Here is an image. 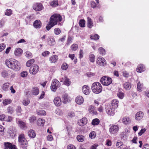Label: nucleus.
Wrapping results in <instances>:
<instances>
[{
	"mask_svg": "<svg viewBox=\"0 0 149 149\" xmlns=\"http://www.w3.org/2000/svg\"><path fill=\"white\" fill-rule=\"evenodd\" d=\"M36 117L34 116H32L30 118L29 120L31 123H33L36 120Z\"/></svg>",
	"mask_w": 149,
	"mask_h": 149,
	"instance_id": "60",
	"label": "nucleus"
},
{
	"mask_svg": "<svg viewBox=\"0 0 149 149\" xmlns=\"http://www.w3.org/2000/svg\"><path fill=\"white\" fill-rule=\"evenodd\" d=\"M67 149H76V148L72 145H69L68 146Z\"/></svg>",
	"mask_w": 149,
	"mask_h": 149,
	"instance_id": "64",
	"label": "nucleus"
},
{
	"mask_svg": "<svg viewBox=\"0 0 149 149\" xmlns=\"http://www.w3.org/2000/svg\"><path fill=\"white\" fill-rule=\"evenodd\" d=\"M43 6L42 4L40 3H36L33 6V8L36 11H40L42 10Z\"/></svg>",
	"mask_w": 149,
	"mask_h": 149,
	"instance_id": "12",
	"label": "nucleus"
},
{
	"mask_svg": "<svg viewBox=\"0 0 149 149\" xmlns=\"http://www.w3.org/2000/svg\"><path fill=\"white\" fill-rule=\"evenodd\" d=\"M50 5L53 7H54L57 6L58 5L57 0H54L50 3Z\"/></svg>",
	"mask_w": 149,
	"mask_h": 149,
	"instance_id": "33",
	"label": "nucleus"
},
{
	"mask_svg": "<svg viewBox=\"0 0 149 149\" xmlns=\"http://www.w3.org/2000/svg\"><path fill=\"white\" fill-rule=\"evenodd\" d=\"M137 87V90L139 91H141V89L142 88V86L141 84H140L139 82V83H138Z\"/></svg>",
	"mask_w": 149,
	"mask_h": 149,
	"instance_id": "62",
	"label": "nucleus"
},
{
	"mask_svg": "<svg viewBox=\"0 0 149 149\" xmlns=\"http://www.w3.org/2000/svg\"><path fill=\"white\" fill-rule=\"evenodd\" d=\"M122 122L125 124H129L131 122L130 119L129 117H124L123 119Z\"/></svg>",
	"mask_w": 149,
	"mask_h": 149,
	"instance_id": "30",
	"label": "nucleus"
},
{
	"mask_svg": "<svg viewBox=\"0 0 149 149\" xmlns=\"http://www.w3.org/2000/svg\"><path fill=\"white\" fill-rule=\"evenodd\" d=\"M117 96L120 99H122L123 98L124 95V94L123 93L119 92L118 93Z\"/></svg>",
	"mask_w": 149,
	"mask_h": 149,
	"instance_id": "49",
	"label": "nucleus"
},
{
	"mask_svg": "<svg viewBox=\"0 0 149 149\" xmlns=\"http://www.w3.org/2000/svg\"><path fill=\"white\" fill-rule=\"evenodd\" d=\"M6 45L3 43L0 44V52L2 51L6 48Z\"/></svg>",
	"mask_w": 149,
	"mask_h": 149,
	"instance_id": "53",
	"label": "nucleus"
},
{
	"mask_svg": "<svg viewBox=\"0 0 149 149\" xmlns=\"http://www.w3.org/2000/svg\"><path fill=\"white\" fill-rule=\"evenodd\" d=\"M34 60L33 59L29 60L26 63V66L29 67L30 66L34 63Z\"/></svg>",
	"mask_w": 149,
	"mask_h": 149,
	"instance_id": "38",
	"label": "nucleus"
},
{
	"mask_svg": "<svg viewBox=\"0 0 149 149\" xmlns=\"http://www.w3.org/2000/svg\"><path fill=\"white\" fill-rule=\"evenodd\" d=\"M28 72L26 71H23L21 73V76L22 77H25L27 76Z\"/></svg>",
	"mask_w": 149,
	"mask_h": 149,
	"instance_id": "52",
	"label": "nucleus"
},
{
	"mask_svg": "<svg viewBox=\"0 0 149 149\" xmlns=\"http://www.w3.org/2000/svg\"><path fill=\"white\" fill-rule=\"evenodd\" d=\"M16 122L18 126L22 129H24L26 127L25 123L22 120H19V119H16Z\"/></svg>",
	"mask_w": 149,
	"mask_h": 149,
	"instance_id": "11",
	"label": "nucleus"
},
{
	"mask_svg": "<svg viewBox=\"0 0 149 149\" xmlns=\"http://www.w3.org/2000/svg\"><path fill=\"white\" fill-rule=\"evenodd\" d=\"M54 32L55 35H58L60 33L61 31L59 28H57L54 29Z\"/></svg>",
	"mask_w": 149,
	"mask_h": 149,
	"instance_id": "46",
	"label": "nucleus"
},
{
	"mask_svg": "<svg viewBox=\"0 0 149 149\" xmlns=\"http://www.w3.org/2000/svg\"><path fill=\"white\" fill-rule=\"evenodd\" d=\"M91 89L93 92L95 93H99L102 91V87L101 84L98 82H95L92 85Z\"/></svg>",
	"mask_w": 149,
	"mask_h": 149,
	"instance_id": "3",
	"label": "nucleus"
},
{
	"mask_svg": "<svg viewBox=\"0 0 149 149\" xmlns=\"http://www.w3.org/2000/svg\"><path fill=\"white\" fill-rule=\"evenodd\" d=\"M77 139L79 142H82L84 141V138L82 135L79 134L77 136Z\"/></svg>",
	"mask_w": 149,
	"mask_h": 149,
	"instance_id": "36",
	"label": "nucleus"
},
{
	"mask_svg": "<svg viewBox=\"0 0 149 149\" xmlns=\"http://www.w3.org/2000/svg\"><path fill=\"white\" fill-rule=\"evenodd\" d=\"M4 145L5 149H16L15 145H12L9 142L4 143Z\"/></svg>",
	"mask_w": 149,
	"mask_h": 149,
	"instance_id": "14",
	"label": "nucleus"
},
{
	"mask_svg": "<svg viewBox=\"0 0 149 149\" xmlns=\"http://www.w3.org/2000/svg\"><path fill=\"white\" fill-rule=\"evenodd\" d=\"M87 26L91 28L92 27V26H93V23L91 19L89 17H88L87 18Z\"/></svg>",
	"mask_w": 149,
	"mask_h": 149,
	"instance_id": "29",
	"label": "nucleus"
},
{
	"mask_svg": "<svg viewBox=\"0 0 149 149\" xmlns=\"http://www.w3.org/2000/svg\"><path fill=\"white\" fill-rule=\"evenodd\" d=\"M115 109L110 107L109 108L107 109L106 110V112L110 116H113L115 114Z\"/></svg>",
	"mask_w": 149,
	"mask_h": 149,
	"instance_id": "18",
	"label": "nucleus"
},
{
	"mask_svg": "<svg viewBox=\"0 0 149 149\" xmlns=\"http://www.w3.org/2000/svg\"><path fill=\"white\" fill-rule=\"evenodd\" d=\"M32 54L29 51H27L26 52L25 56L27 58H30L31 57Z\"/></svg>",
	"mask_w": 149,
	"mask_h": 149,
	"instance_id": "57",
	"label": "nucleus"
},
{
	"mask_svg": "<svg viewBox=\"0 0 149 149\" xmlns=\"http://www.w3.org/2000/svg\"><path fill=\"white\" fill-rule=\"evenodd\" d=\"M33 25L36 28H40L41 26V22L40 20H36L34 22Z\"/></svg>",
	"mask_w": 149,
	"mask_h": 149,
	"instance_id": "25",
	"label": "nucleus"
},
{
	"mask_svg": "<svg viewBox=\"0 0 149 149\" xmlns=\"http://www.w3.org/2000/svg\"><path fill=\"white\" fill-rule=\"evenodd\" d=\"M60 83L57 80L54 79L52 81L51 89L53 91H55L60 86Z\"/></svg>",
	"mask_w": 149,
	"mask_h": 149,
	"instance_id": "6",
	"label": "nucleus"
},
{
	"mask_svg": "<svg viewBox=\"0 0 149 149\" xmlns=\"http://www.w3.org/2000/svg\"><path fill=\"white\" fill-rule=\"evenodd\" d=\"M89 112L93 115H96L97 114V112L95 109V107L92 105L90 106L88 108Z\"/></svg>",
	"mask_w": 149,
	"mask_h": 149,
	"instance_id": "17",
	"label": "nucleus"
},
{
	"mask_svg": "<svg viewBox=\"0 0 149 149\" xmlns=\"http://www.w3.org/2000/svg\"><path fill=\"white\" fill-rule=\"evenodd\" d=\"M6 118H5V121L11 122L12 120V117L9 116H6Z\"/></svg>",
	"mask_w": 149,
	"mask_h": 149,
	"instance_id": "56",
	"label": "nucleus"
},
{
	"mask_svg": "<svg viewBox=\"0 0 149 149\" xmlns=\"http://www.w3.org/2000/svg\"><path fill=\"white\" fill-rule=\"evenodd\" d=\"M62 99L63 102L64 103L69 102L70 101V99L69 98L68 95L66 93H65L62 95Z\"/></svg>",
	"mask_w": 149,
	"mask_h": 149,
	"instance_id": "22",
	"label": "nucleus"
},
{
	"mask_svg": "<svg viewBox=\"0 0 149 149\" xmlns=\"http://www.w3.org/2000/svg\"><path fill=\"white\" fill-rule=\"evenodd\" d=\"M146 129L145 128L142 129L141 130L140 132L138 133V135L139 136H141L146 131Z\"/></svg>",
	"mask_w": 149,
	"mask_h": 149,
	"instance_id": "55",
	"label": "nucleus"
},
{
	"mask_svg": "<svg viewBox=\"0 0 149 149\" xmlns=\"http://www.w3.org/2000/svg\"><path fill=\"white\" fill-rule=\"evenodd\" d=\"M78 46L76 44H73L71 46V49L73 51L76 50L78 48Z\"/></svg>",
	"mask_w": 149,
	"mask_h": 149,
	"instance_id": "48",
	"label": "nucleus"
},
{
	"mask_svg": "<svg viewBox=\"0 0 149 149\" xmlns=\"http://www.w3.org/2000/svg\"><path fill=\"white\" fill-rule=\"evenodd\" d=\"M12 11L10 9H7L5 12V15L8 16L12 14Z\"/></svg>",
	"mask_w": 149,
	"mask_h": 149,
	"instance_id": "58",
	"label": "nucleus"
},
{
	"mask_svg": "<svg viewBox=\"0 0 149 149\" xmlns=\"http://www.w3.org/2000/svg\"><path fill=\"white\" fill-rule=\"evenodd\" d=\"M39 69V67L37 65H34L30 69L29 71L31 74H35L38 72Z\"/></svg>",
	"mask_w": 149,
	"mask_h": 149,
	"instance_id": "7",
	"label": "nucleus"
},
{
	"mask_svg": "<svg viewBox=\"0 0 149 149\" xmlns=\"http://www.w3.org/2000/svg\"><path fill=\"white\" fill-rule=\"evenodd\" d=\"M45 122L44 119L39 118L37 121V124L39 126H43Z\"/></svg>",
	"mask_w": 149,
	"mask_h": 149,
	"instance_id": "35",
	"label": "nucleus"
},
{
	"mask_svg": "<svg viewBox=\"0 0 149 149\" xmlns=\"http://www.w3.org/2000/svg\"><path fill=\"white\" fill-rule=\"evenodd\" d=\"M144 114L143 112L139 111L135 115V118L137 120H139L142 119L143 116Z\"/></svg>",
	"mask_w": 149,
	"mask_h": 149,
	"instance_id": "15",
	"label": "nucleus"
},
{
	"mask_svg": "<svg viewBox=\"0 0 149 149\" xmlns=\"http://www.w3.org/2000/svg\"><path fill=\"white\" fill-rule=\"evenodd\" d=\"M112 79L111 78L104 76L101 79L100 82L104 85L108 86L112 83Z\"/></svg>",
	"mask_w": 149,
	"mask_h": 149,
	"instance_id": "4",
	"label": "nucleus"
},
{
	"mask_svg": "<svg viewBox=\"0 0 149 149\" xmlns=\"http://www.w3.org/2000/svg\"><path fill=\"white\" fill-rule=\"evenodd\" d=\"M124 87L127 90H129L131 88L130 84L129 82H126L124 85Z\"/></svg>",
	"mask_w": 149,
	"mask_h": 149,
	"instance_id": "40",
	"label": "nucleus"
},
{
	"mask_svg": "<svg viewBox=\"0 0 149 149\" xmlns=\"http://www.w3.org/2000/svg\"><path fill=\"white\" fill-rule=\"evenodd\" d=\"M119 130L118 126L116 125H113L111 126L109 129L110 132L113 134H116Z\"/></svg>",
	"mask_w": 149,
	"mask_h": 149,
	"instance_id": "8",
	"label": "nucleus"
},
{
	"mask_svg": "<svg viewBox=\"0 0 149 149\" xmlns=\"http://www.w3.org/2000/svg\"><path fill=\"white\" fill-rule=\"evenodd\" d=\"M47 139L48 141H51L53 139L52 136L51 135H48L47 136Z\"/></svg>",
	"mask_w": 149,
	"mask_h": 149,
	"instance_id": "63",
	"label": "nucleus"
},
{
	"mask_svg": "<svg viewBox=\"0 0 149 149\" xmlns=\"http://www.w3.org/2000/svg\"><path fill=\"white\" fill-rule=\"evenodd\" d=\"M99 53L102 55H104L105 54V51L102 47H101L99 49Z\"/></svg>",
	"mask_w": 149,
	"mask_h": 149,
	"instance_id": "45",
	"label": "nucleus"
},
{
	"mask_svg": "<svg viewBox=\"0 0 149 149\" xmlns=\"http://www.w3.org/2000/svg\"><path fill=\"white\" fill-rule=\"evenodd\" d=\"M54 104L57 106H60L62 104V101L59 97H56L54 99Z\"/></svg>",
	"mask_w": 149,
	"mask_h": 149,
	"instance_id": "16",
	"label": "nucleus"
},
{
	"mask_svg": "<svg viewBox=\"0 0 149 149\" xmlns=\"http://www.w3.org/2000/svg\"><path fill=\"white\" fill-rule=\"evenodd\" d=\"M58 59V56L56 55H53L50 57L49 61L51 63L56 62Z\"/></svg>",
	"mask_w": 149,
	"mask_h": 149,
	"instance_id": "27",
	"label": "nucleus"
},
{
	"mask_svg": "<svg viewBox=\"0 0 149 149\" xmlns=\"http://www.w3.org/2000/svg\"><path fill=\"white\" fill-rule=\"evenodd\" d=\"M118 101L116 99L112 100L111 102V105L110 107L115 109H116L118 105Z\"/></svg>",
	"mask_w": 149,
	"mask_h": 149,
	"instance_id": "23",
	"label": "nucleus"
},
{
	"mask_svg": "<svg viewBox=\"0 0 149 149\" xmlns=\"http://www.w3.org/2000/svg\"><path fill=\"white\" fill-rule=\"evenodd\" d=\"M48 44L50 46H53L55 44L56 42L54 38L49 36L47 39Z\"/></svg>",
	"mask_w": 149,
	"mask_h": 149,
	"instance_id": "19",
	"label": "nucleus"
},
{
	"mask_svg": "<svg viewBox=\"0 0 149 149\" xmlns=\"http://www.w3.org/2000/svg\"><path fill=\"white\" fill-rule=\"evenodd\" d=\"M18 141L19 144L25 148H26L27 146V142L26 140L24 138V136L23 134H21L18 137Z\"/></svg>",
	"mask_w": 149,
	"mask_h": 149,
	"instance_id": "5",
	"label": "nucleus"
},
{
	"mask_svg": "<svg viewBox=\"0 0 149 149\" xmlns=\"http://www.w3.org/2000/svg\"><path fill=\"white\" fill-rule=\"evenodd\" d=\"M83 93L86 95H88L90 92V88L87 85L84 86L82 88Z\"/></svg>",
	"mask_w": 149,
	"mask_h": 149,
	"instance_id": "10",
	"label": "nucleus"
},
{
	"mask_svg": "<svg viewBox=\"0 0 149 149\" xmlns=\"http://www.w3.org/2000/svg\"><path fill=\"white\" fill-rule=\"evenodd\" d=\"M11 102L12 101L11 100L7 99L3 100V103L4 106H6L10 104Z\"/></svg>",
	"mask_w": 149,
	"mask_h": 149,
	"instance_id": "39",
	"label": "nucleus"
},
{
	"mask_svg": "<svg viewBox=\"0 0 149 149\" xmlns=\"http://www.w3.org/2000/svg\"><path fill=\"white\" fill-rule=\"evenodd\" d=\"M96 62L99 65L102 66L104 65L106 63L105 59L102 57H98L97 59Z\"/></svg>",
	"mask_w": 149,
	"mask_h": 149,
	"instance_id": "9",
	"label": "nucleus"
},
{
	"mask_svg": "<svg viewBox=\"0 0 149 149\" xmlns=\"http://www.w3.org/2000/svg\"><path fill=\"white\" fill-rule=\"evenodd\" d=\"M145 70V68L143 65L141 64L138 65L136 68L137 72L141 73Z\"/></svg>",
	"mask_w": 149,
	"mask_h": 149,
	"instance_id": "26",
	"label": "nucleus"
},
{
	"mask_svg": "<svg viewBox=\"0 0 149 149\" xmlns=\"http://www.w3.org/2000/svg\"><path fill=\"white\" fill-rule=\"evenodd\" d=\"M100 123V120L98 118L93 119L92 122V124L93 125H98Z\"/></svg>",
	"mask_w": 149,
	"mask_h": 149,
	"instance_id": "37",
	"label": "nucleus"
},
{
	"mask_svg": "<svg viewBox=\"0 0 149 149\" xmlns=\"http://www.w3.org/2000/svg\"><path fill=\"white\" fill-rule=\"evenodd\" d=\"M87 123V118H83L78 122V124L80 126H83L86 125Z\"/></svg>",
	"mask_w": 149,
	"mask_h": 149,
	"instance_id": "20",
	"label": "nucleus"
},
{
	"mask_svg": "<svg viewBox=\"0 0 149 149\" xmlns=\"http://www.w3.org/2000/svg\"><path fill=\"white\" fill-rule=\"evenodd\" d=\"M96 136V133L94 131L91 132L89 134V137L91 139L94 138Z\"/></svg>",
	"mask_w": 149,
	"mask_h": 149,
	"instance_id": "51",
	"label": "nucleus"
},
{
	"mask_svg": "<svg viewBox=\"0 0 149 149\" xmlns=\"http://www.w3.org/2000/svg\"><path fill=\"white\" fill-rule=\"evenodd\" d=\"M62 19V17L60 15L56 13L53 14L50 17L49 21L46 26L47 30H49L52 27L57 24L62 25V24L61 22Z\"/></svg>",
	"mask_w": 149,
	"mask_h": 149,
	"instance_id": "1",
	"label": "nucleus"
},
{
	"mask_svg": "<svg viewBox=\"0 0 149 149\" xmlns=\"http://www.w3.org/2000/svg\"><path fill=\"white\" fill-rule=\"evenodd\" d=\"M5 64L9 68L13 70H18L20 68L19 62L14 59L6 60Z\"/></svg>",
	"mask_w": 149,
	"mask_h": 149,
	"instance_id": "2",
	"label": "nucleus"
},
{
	"mask_svg": "<svg viewBox=\"0 0 149 149\" xmlns=\"http://www.w3.org/2000/svg\"><path fill=\"white\" fill-rule=\"evenodd\" d=\"M68 65L66 63H63L61 66V69L63 70H65L68 68Z\"/></svg>",
	"mask_w": 149,
	"mask_h": 149,
	"instance_id": "47",
	"label": "nucleus"
},
{
	"mask_svg": "<svg viewBox=\"0 0 149 149\" xmlns=\"http://www.w3.org/2000/svg\"><path fill=\"white\" fill-rule=\"evenodd\" d=\"M6 117L5 115L4 114L1 115H0V120L2 121H5V118Z\"/></svg>",
	"mask_w": 149,
	"mask_h": 149,
	"instance_id": "59",
	"label": "nucleus"
},
{
	"mask_svg": "<svg viewBox=\"0 0 149 149\" xmlns=\"http://www.w3.org/2000/svg\"><path fill=\"white\" fill-rule=\"evenodd\" d=\"M30 100L29 99L24 100L23 101L22 103L25 106L28 105L30 103Z\"/></svg>",
	"mask_w": 149,
	"mask_h": 149,
	"instance_id": "50",
	"label": "nucleus"
},
{
	"mask_svg": "<svg viewBox=\"0 0 149 149\" xmlns=\"http://www.w3.org/2000/svg\"><path fill=\"white\" fill-rule=\"evenodd\" d=\"M37 113L39 115H46V112L43 110H40L37 111Z\"/></svg>",
	"mask_w": 149,
	"mask_h": 149,
	"instance_id": "42",
	"label": "nucleus"
},
{
	"mask_svg": "<svg viewBox=\"0 0 149 149\" xmlns=\"http://www.w3.org/2000/svg\"><path fill=\"white\" fill-rule=\"evenodd\" d=\"M84 99L83 97L80 96H77L75 99L76 103L79 104H81L84 102Z\"/></svg>",
	"mask_w": 149,
	"mask_h": 149,
	"instance_id": "21",
	"label": "nucleus"
},
{
	"mask_svg": "<svg viewBox=\"0 0 149 149\" xmlns=\"http://www.w3.org/2000/svg\"><path fill=\"white\" fill-rule=\"evenodd\" d=\"M39 93V90L37 87H34L32 88V93L34 95H36Z\"/></svg>",
	"mask_w": 149,
	"mask_h": 149,
	"instance_id": "31",
	"label": "nucleus"
},
{
	"mask_svg": "<svg viewBox=\"0 0 149 149\" xmlns=\"http://www.w3.org/2000/svg\"><path fill=\"white\" fill-rule=\"evenodd\" d=\"M10 84L9 83H6L3 84L2 86L3 90L5 91H7L9 88Z\"/></svg>",
	"mask_w": 149,
	"mask_h": 149,
	"instance_id": "32",
	"label": "nucleus"
},
{
	"mask_svg": "<svg viewBox=\"0 0 149 149\" xmlns=\"http://www.w3.org/2000/svg\"><path fill=\"white\" fill-rule=\"evenodd\" d=\"M123 145L122 143L120 142H118L116 144V146H117L118 148L120 149H121L122 148V146H123Z\"/></svg>",
	"mask_w": 149,
	"mask_h": 149,
	"instance_id": "54",
	"label": "nucleus"
},
{
	"mask_svg": "<svg viewBox=\"0 0 149 149\" xmlns=\"http://www.w3.org/2000/svg\"><path fill=\"white\" fill-rule=\"evenodd\" d=\"M28 134L30 137L32 138H35L36 135V133L35 131L33 130H29L28 132Z\"/></svg>",
	"mask_w": 149,
	"mask_h": 149,
	"instance_id": "24",
	"label": "nucleus"
},
{
	"mask_svg": "<svg viewBox=\"0 0 149 149\" xmlns=\"http://www.w3.org/2000/svg\"><path fill=\"white\" fill-rule=\"evenodd\" d=\"M79 57L80 58H83L84 55V52L82 50L80 49L79 52Z\"/></svg>",
	"mask_w": 149,
	"mask_h": 149,
	"instance_id": "61",
	"label": "nucleus"
},
{
	"mask_svg": "<svg viewBox=\"0 0 149 149\" xmlns=\"http://www.w3.org/2000/svg\"><path fill=\"white\" fill-rule=\"evenodd\" d=\"M11 71L10 70H4L1 73L2 77L4 78H8L10 75Z\"/></svg>",
	"mask_w": 149,
	"mask_h": 149,
	"instance_id": "13",
	"label": "nucleus"
},
{
	"mask_svg": "<svg viewBox=\"0 0 149 149\" xmlns=\"http://www.w3.org/2000/svg\"><path fill=\"white\" fill-rule=\"evenodd\" d=\"M79 26L82 27H83L85 26V21L84 19H81L79 22Z\"/></svg>",
	"mask_w": 149,
	"mask_h": 149,
	"instance_id": "43",
	"label": "nucleus"
},
{
	"mask_svg": "<svg viewBox=\"0 0 149 149\" xmlns=\"http://www.w3.org/2000/svg\"><path fill=\"white\" fill-rule=\"evenodd\" d=\"M23 52L22 50L20 48H17L15 50L14 54L15 56H19L21 55Z\"/></svg>",
	"mask_w": 149,
	"mask_h": 149,
	"instance_id": "28",
	"label": "nucleus"
},
{
	"mask_svg": "<svg viewBox=\"0 0 149 149\" xmlns=\"http://www.w3.org/2000/svg\"><path fill=\"white\" fill-rule=\"evenodd\" d=\"M89 57L90 61L92 62H94L95 60V55L91 53L89 55Z\"/></svg>",
	"mask_w": 149,
	"mask_h": 149,
	"instance_id": "41",
	"label": "nucleus"
},
{
	"mask_svg": "<svg viewBox=\"0 0 149 149\" xmlns=\"http://www.w3.org/2000/svg\"><path fill=\"white\" fill-rule=\"evenodd\" d=\"M71 84V82L70 81L69 79L68 78L66 77H65L64 84L65 85L68 86L70 85Z\"/></svg>",
	"mask_w": 149,
	"mask_h": 149,
	"instance_id": "34",
	"label": "nucleus"
},
{
	"mask_svg": "<svg viewBox=\"0 0 149 149\" xmlns=\"http://www.w3.org/2000/svg\"><path fill=\"white\" fill-rule=\"evenodd\" d=\"M90 37L91 39L96 40L99 39V36L96 34L93 36H91Z\"/></svg>",
	"mask_w": 149,
	"mask_h": 149,
	"instance_id": "44",
	"label": "nucleus"
}]
</instances>
